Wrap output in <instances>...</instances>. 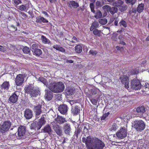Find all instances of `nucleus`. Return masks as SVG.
I'll return each mask as SVG.
<instances>
[{
  "instance_id": "1",
  "label": "nucleus",
  "mask_w": 149,
  "mask_h": 149,
  "mask_svg": "<svg viewBox=\"0 0 149 149\" xmlns=\"http://www.w3.org/2000/svg\"><path fill=\"white\" fill-rule=\"evenodd\" d=\"M82 141L85 143L88 149H103L105 146L104 142L99 139L90 136L86 138H82Z\"/></svg>"
},
{
  "instance_id": "2",
  "label": "nucleus",
  "mask_w": 149,
  "mask_h": 149,
  "mask_svg": "<svg viewBox=\"0 0 149 149\" xmlns=\"http://www.w3.org/2000/svg\"><path fill=\"white\" fill-rule=\"evenodd\" d=\"M49 89L55 93L62 92L64 89L65 86L62 82H51L48 86Z\"/></svg>"
},
{
  "instance_id": "3",
  "label": "nucleus",
  "mask_w": 149,
  "mask_h": 149,
  "mask_svg": "<svg viewBox=\"0 0 149 149\" xmlns=\"http://www.w3.org/2000/svg\"><path fill=\"white\" fill-rule=\"evenodd\" d=\"M24 90L25 93H29L31 97H36L39 94L38 89L31 85H26Z\"/></svg>"
},
{
  "instance_id": "4",
  "label": "nucleus",
  "mask_w": 149,
  "mask_h": 149,
  "mask_svg": "<svg viewBox=\"0 0 149 149\" xmlns=\"http://www.w3.org/2000/svg\"><path fill=\"white\" fill-rule=\"evenodd\" d=\"M132 127L137 131L140 132L146 127L145 123L141 120H136L133 122Z\"/></svg>"
},
{
  "instance_id": "5",
  "label": "nucleus",
  "mask_w": 149,
  "mask_h": 149,
  "mask_svg": "<svg viewBox=\"0 0 149 149\" xmlns=\"http://www.w3.org/2000/svg\"><path fill=\"white\" fill-rule=\"evenodd\" d=\"M26 128L25 126H21L18 127L17 131V136H16L15 134L11 135V136L14 137V138L16 137L17 139H22L25 135L26 132Z\"/></svg>"
},
{
  "instance_id": "6",
  "label": "nucleus",
  "mask_w": 149,
  "mask_h": 149,
  "mask_svg": "<svg viewBox=\"0 0 149 149\" xmlns=\"http://www.w3.org/2000/svg\"><path fill=\"white\" fill-rule=\"evenodd\" d=\"M127 129L126 127H121L116 132V135L117 137L120 139L125 138L127 135Z\"/></svg>"
},
{
  "instance_id": "7",
  "label": "nucleus",
  "mask_w": 149,
  "mask_h": 149,
  "mask_svg": "<svg viewBox=\"0 0 149 149\" xmlns=\"http://www.w3.org/2000/svg\"><path fill=\"white\" fill-rule=\"evenodd\" d=\"M11 125V122L7 120L3 122L0 127V131L2 134H5L7 132Z\"/></svg>"
},
{
  "instance_id": "8",
  "label": "nucleus",
  "mask_w": 149,
  "mask_h": 149,
  "mask_svg": "<svg viewBox=\"0 0 149 149\" xmlns=\"http://www.w3.org/2000/svg\"><path fill=\"white\" fill-rule=\"evenodd\" d=\"M141 85L139 80L135 79L132 81L130 86L132 89L138 90L141 88Z\"/></svg>"
},
{
  "instance_id": "9",
  "label": "nucleus",
  "mask_w": 149,
  "mask_h": 149,
  "mask_svg": "<svg viewBox=\"0 0 149 149\" xmlns=\"http://www.w3.org/2000/svg\"><path fill=\"white\" fill-rule=\"evenodd\" d=\"M8 47H10V48L8 47V48L6 49L7 47L5 46H2L0 45V51L2 52H5L7 51L8 49L9 50L10 49L11 51L10 52L11 53H13L15 52L16 51H17L18 50L16 49V47L13 46L12 45H11L10 44H9L8 45H7Z\"/></svg>"
},
{
  "instance_id": "10",
  "label": "nucleus",
  "mask_w": 149,
  "mask_h": 149,
  "mask_svg": "<svg viewBox=\"0 0 149 149\" xmlns=\"http://www.w3.org/2000/svg\"><path fill=\"white\" fill-rule=\"evenodd\" d=\"M25 77V75L23 74H19L17 75L15 79V82L17 86H20L22 85Z\"/></svg>"
},
{
  "instance_id": "11",
  "label": "nucleus",
  "mask_w": 149,
  "mask_h": 149,
  "mask_svg": "<svg viewBox=\"0 0 149 149\" xmlns=\"http://www.w3.org/2000/svg\"><path fill=\"white\" fill-rule=\"evenodd\" d=\"M120 80L121 83L124 85L125 87L128 88L129 87V78L126 75L122 76L120 78Z\"/></svg>"
},
{
  "instance_id": "12",
  "label": "nucleus",
  "mask_w": 149,
  "mask_h": 149,
  "mask_svg": "<svg viewBox=\"0 0 149 149\" xmlns=\"http://www.w3.org/2000/svg\"><path fill=\"white\" fill-rule=\"evenodd\" d=\"M42 105L39 104L34 106L33 110L36 114V117L37 118H39V115L42 112Z\"/></svg>"
},
{
  "instance_id": "13",
  "label": "nucleus",
  "mask_w": 149,
  "mask_h": 149,
  "mask_svg": "<svg viewBox=\"0 0 149 149\" xmlns=\"http://www.w3.org/2000/svg\"><path fill=\"white\" fill-rule=\"evenodd\" d=\"M68 107L64 104L60 105L58 107V111L62 114L66 115L67 113Z\"/></svg>"
},
{
  "instance_id": "14",
  "label": "nucleus",
  "mask_w": 149,
  "mask_h": 149,
  "mask_svg": "<svg viewBox=\"0 0 149 149\" xmlns=\"http://www.w3.org/2000/svg\"><path fill=\"white\" fill-rule=\"evenodd\" d=\"M136 111L138 113L139 116L142 118L143 117V114L145 112V108L143 106L138 107L136 109Z\"/></svg>"
},
{
  "instance_id": "15",
  "label": "nucleus",
  "mask_w": 149,
  "mask_h": 149,
  "mask_svg": "<svg viewBox=\"0 0 149 149\" xmlns=\"http://www.w3.org/2000/svg\"><path fill=\"white\" fill-rule=\"evenodd\" d=\"M10 86L8 81H5L1 85V91L2 93L8 90Z\"/></svg>"
},
{
  "instance_id": "16",
  "label": "nucleus",
  "mask_w": 149,
  "mask_h": 149,
  "mask_svg": "<svg viewBox=\"0 0 149 149\" xmlns=\"http://www.w3.org/2000/svg\"><path fill=\"white\" fill-rule=\"evenodd\" d=\"M35 123L36 126L37 130H38L40 129L43 125L45 124V121L44 118H42L39 119L38 121H36Z\"/></svg>"
},
{
  "instance_id": "17",
  "label": "nucleus",
  "mask_w": 149,
  "mask_h": 149,
  "mask_svg": "<svg viewBox=\"0 0 149 149\" xmlns=\"http://www.w3.org/2000/svg\"><path fill=\"white\" fill-rule=\"evenodd\" d=\"M103 8L104 9H106L107 11L109 10V12L112 14H113L117 12L118 9L116 7H113L110 8L109 6L105 5L104 6Z\"/></svg>"
},
{
  "instance_id": "18",
  "label": "nucleus",
  "mask_w": 149,
  "mask_h": 149,
  "mask_svg": "<svg viewBox=\"0 0 149 149\" xmlns=\"http://www.w3.org/2000/svg\"><path fill=\"white\" fill-rule=\"evenodd\" d=\"M63 130L65 133L67 135H70L71 132L70 125L69 124L66 123L63 126Z\"/></svg>"
},
{
  "instance_id": "19",
  "label": "nucleus",
  "mask_w": 149,
  "mask_h": 149,
  "mask_svg": "<svg viewBox=\"0 0 149 149\" xmlns=\"http://www.w3.org/2000/svg\"><path fill=\"white\" fill-rule=\"evenodd\" d=\"M18 99V96L14 93L8 99L9 102L10 103H15L17 101Z\"/></svg>"
},
{
  "instance_id": "20",
  "label": "nucleus",
  "mask_w": 149,
  "mask_h": 149,
  "mask_svg": "<svg viewBox=\"0 0 149 149\" xmlns=\"http://www.w3.org/2000/svg\"><path fill=\"white\" fill-rule=\"evenodd\" d=\"M24 116L27 119L31 118L33 116L32 112L29 109H26L24 111Z\"/></svg>"
},
{
  "instance_id": "21",
  "label": "nucleus",
  "mask_w": 149,
  "mask_h": 149,
  "mask_svg": "<svg viewBox=\"0 0 149 149\" xmlns=\"http://www.w3.org/2000/svg\"><path fill=\"white\" fill-rule=\"evenodd\" d=\"M55 121L60 124H63L67 121L65 118L59 116H58L55 119Z\"/></svg>"
},
{
  "instance_id": "22",
  "label": "nucleus",
  "mask_w": 149,
  "mask_h": 149,
  "mask_svg": "<svg viewBox=\"0 0 149 149\" xmlns=\"http://www.w3.org/2000/svg\"><path fill=\"white\" fill-rule=\"evenodd\" d=\"M36 22L40 23H47L48 22V20L41 16H39L37 18Z\"/></svg>"
},
{
  "instance_id": "23",
  "label": "nucleus",
  "mask_w": 149,
  "mask_h": 149,
  "mask_svg": "<svg viewBox=\"0 0 149 149\" xmlns=\"http://www.w3.org/2000/svg\"><path fill=\"white\" fill-rule=\"evenodd\" d=\"M143 92H146L149 90V84L146 82H143L141 85Z\"/></svg>"
},
{
  "instance_id": "24",
  "label": "nucleus",
  "mask_w": 149,
  "mask_h": 149,
  "mask_svg": "<svg viewBox=\"0 0 149 149\" xmlns=\"http://www.w3.org/2000/svg\"><path fill=\"white\" fill-rule=\"evenodd\" d=\"M71 111L73 115H77L80 111L79 107L76 106L72 108Z\"/></svg>"
},
{
  "instance_id": "25",
  "label": "nucleus",
  "mask_w": 149,
  "mask_h": 149,
  "mask_svg": "<svg viewBox=\"0 0 149 149\" xmlns=\"http://www.w3.org/2000/svg\"><path fill=\"white\" fill-rule=\"evenodd\" d=\"M29 4H26L25 5H21L19 6L17 8L18 9L21 11H24L26 9H28L29 7Z\"/></svg>"
},
{
  "instance_id": "26",
  "label": "nucleus",
  "mask_w": 149,
  "mask_h": 149,
  "mask_svg": "<svg viewBox=\"0 0 149 149\" xmlns=\"http://www.w3.org/2000/svg\"><path fill=\"white\" fill-rule=\"evenodd\" d=\"M99 25V23L98 22L95 21L92 24L90 29V31H92L95 28L98 27Z\"/></svg>"
},
{
  "instance_id": "27",
  "label": "nucleus",
  "mask_w": 149,
  "mask_h": 149,
  "mask_svg": "<svg viewBox=\"0 0 149 149\" xmlns=\"http://www.w3.org/2000/svg\"><path fill=\"white\" fill-rule=\"evenodd\" d=\"M41 39L42 42L45 44H49L51 43L50 40L47 38L45 36L42 35L41 36Z\"/></svg>"
},
{
  "instance_id": "28",
  "label": "nucleus",
  "mask_w": 149,
  "mask_h": 149,
  "mask_svg": "<svg viewBox=\"0 0 149 149\" xmlns=\"http://www.w3.org/2000/svg\"><path fill=\"white\" fill-rule=\"evenodd\" d=\"M45 97L48 100H50L52 99V93L50 91L47 93L46 92Z\"/></svg>"
},
{
  "instance_id": "29",
  "label": "nucleus",
  "mask_w": 149,
  "mask_h": 149,
  "mask_svg": "<svg viewBox=\"0 0 149 149\" xmlns=\"http://www.w3.org/2000/svg\"><path fill=\"white\" fill-rule=\"evenodd\" d=\"M38 81L42 82L44 85H45L47 87L48 86V82L47 81L46 79L42 77H39L38 79Z\"/></svg>"
},
{
  "instance_id": "30",
  "label": "nucleus",
  "mask_w": 149,
  "mask_h": 149,
  "mask_svg": "<svg viewBox=\"0 0 149 149\" xmlns=\"http://www.w3.org/2000/svg\"><path fill=\"white\" fill-rule=\"evenodd\" d=\"M70 6H72V7L74 8H76L79 6L78 3L76 2L75 1H72L69 2Z\"/></svg>"
},
{
  "instance_id": "31",
  "label": "nucleus",
  "mask_w": 149,
  "mask_h": 149,
  "mask_svg": "<svg viewBox=\"0 0 149 149\" xmlns=\"http://www.w3.org/2000/svg\"><path fill=\"white\" fill-rule=\"evenodd\" d=\"M144 9V4L143 3L139 4L137 7V11L139 13H140L143 11Z\"/></svg>"
},
{
  "instance_id": "32",
  "label": "nucleus",
  "mask_w": 149,
  "mask_h": 149,
  "mask_svg": "<svg viewBox=\"0 0 149 149\" xmlns=\"http://www.w3.org/2000/svg\"><path fill=\"white\" fill-rule=\"evenodd\" d=\"M82 47L80 45H78L75 47V50L76 52L80 53L82 51Z\"/></svg>"
},
{
  "instance_id": "33",
  "label": "nucleus",
  "mask_w": 149,
  "mask_h": 149,
  "mask_svg": "<svg viewBox=\"0 0 149 149\" xmlns=\"http://www.w3.org/2000/svg\"><path fill=\"white\" fill-rule=\"evenodd\" d=\"M33 52L34 55L36 56H40L42 53L41 50L39 49H35L34 50H32Z\"/></svg>"
},
{
  "instance_id": "34",
  "label": "nucleus",
  "mask_w": 149,
  "mask_h": 149,
  "mask_svg": "<svg viewBox=\"0 0 149 149\" xmlns=\"http://www.w3.org/2000/svg\"><path fill=\"white\" fill-rule=\"evenodd\" d=\"M118 127V126L116 124H113L110 126V130L111 131H115Z\"/></svg>"
},
{
  "instance_id": "35",
  "label": "nucleus",
  "mask_w": 149,
  "mask_h": 149,
  "mask_svg": "<svg viewBox=\"0 0 149 149\" xmlns=\"http://www.w3.org/2000/svg\"><path fill=\"white\" fill-rule=\"evenodd\" d=\"M54 128L55 132L59 136L61 135L62 133V131L60 129L59 126H57L56 128L54 127Z\"/></svg>"
},
{
  "instance_id": "36",
  "label": "nucleus",
  "mask_w": 149,
  "mask_h": 149,
  "mask_svg": "<svg viewBox=\"0 0 149 149\" xmlns=\"http://www.w3.org/2000/svg\"><path fill=\"white\" fill-rule=\"evenodd\" d=\"M100 91L99 89L97 88H93L92 89L91 93L93 95H95L96 94H98L100 93Z\"/></svg>"
},
{
  "instance_id": "37",
  "label": "nucleus",
  "mask_w": 149,
  "mask_h": 149,
  "mask_svg": "<svg viewBox=\"0 0 149 149\" xmlns=\"http://www.w3.org/2000/svg\"><path fill=\"white\" fill-rule=\"evenodd\" d=\"M44 132H47L50 133L51 132V129L49 125L46 126L43 129Z\"/></svg>"
},
{
  "instance_id": "38",
  "label": "nucleus",
  "mask_w": 149,
  "mask_h": 149,
  "mask_svg": "<svg viewBox=\"0 0 149 149\" xmlns=\"http://www.w3.org/2000/svg\"><path fill=\"white\" fill-rule=\"evenodd\" d=\"M123 2L121 1H117L115 2H113V5L114 6H120L122 5Z\"/></svg>"
},
{
  "instance_id": "39",
  "label": "nucleus",
  "mask_w": 149,
  "mask_h": 149,
  "mask_svg": "<svg viewBox=\"0 0 149 149\" xmlns=\"http://www.w3.org/2000/svg\"><path fill=\"white\" fill-rule=\"evenodd\" d=\"M99 22L102 25H104L107 24V21L106 18L101 19H99Z\"/></svg>"
},
{
  "instance_id": "40",
  "label": "nucleus",
  "mask_w": 149,
  "mask_h": 149,
  "mask_svg": "<svg viewBox=\"0 0 149 149\" xmlns=\"http://www.w3.org/2000/svg\"><path fill=\"white\" fill-rule=\"evenodd\" d=\"M119 24L120 26H123L125 28L127 26V23L126 22L123 20H121Z\"/></svg>"
},
{
  "instance_id": "41",
  "label": "nucleus",
  "mask_w": 149,
  "mask_h": 149,
  "mask_svg": "<svg viewBox=\"0 0 149 149\" xmlns=\"http://www.w3.org/2000/svg\"><path fill=\"white\" fill-rule=\"evenodd\" d=\"M102 16V14L101 12L99 10H97L95 17L96 19H98L101 18Z\"/></svg>"
},
{
  "instance_id": "42",
  "label": "nucleus",
  "mask_w": 149,
  "mask_h": 149,
  "mask_svg": "<svg viewBox=\"0 0 149 149\" xmlns=\"http://www.w3.org/2000/svg\"><path fill=\"white\" fill-rule=\"evenodd\" d=\"M93 31V34L94 35L97 36H100L101 33V32L100 31H99L97 29H95Z\"/></svg>"
},
{
  "instance_id": "43",
  "label": "nucleus",
  "mask_w": 149,
  "mask_h": 149,
  "mask_svg": "<svg viewBox=\"0 0 149 149\" xmlns=\"http://www.w3.org/2000/svg\"><path fill=\"white\" fill-rule=\"evenodd\" d=\"M30 128L31 130H37L35 122H33L31 124Z\"/></svg>"
},
{
  "instance_id": "44",
  "label": "nucleus",
  "mask_w": 149,
  "mask_h": 149,
  "mask_svg": "<svg viewBox=\"0 0 149 149\" xmlns=\"http://www.w3.org/2000/svg\"><path fill=\"white\" fill-rule=\"evenodd\" d=\"M23 52L26 54H29L30 52V49L27 47H24L23 49Z\"/></svg>"
},
{
  "instance_id": "45",
  "label": "nucleus",
  "mask_w": 149,
  "mask_h": 149,
  "mask_svg": "<svg viewBox=\"0 0 149 149\" xmlns=\"http://www.w3.org/2000/svg\"><path fill=\"white\" fill-rule=\"evenodd\" d=\"M127 6L124 5L120 6L119 8V9L121 12H123L126 10L127 9Z\"/></svg>"
},
{
  "instance_id": "46",
  "label": "nucleus",
  "mask_w": 149,
  "mask_h": 149,
  "mask_svg": "<svg viewBox=\"0 0 149 149\" xmlns=\"http://www.w3.org/2000/svg\"><path fill=\"white\" fill-rule=\"evenodd\" d=\"M90 100L92 104L94 105H96L97 104V100L94 98L90 99Z\"/></svg>"
},
{
  "instance_id": "47",
  "label": "nucleus",
  "mask_w": 149,
  "mask_h": 149,
  "mask_svg": "<svg viewBox=\"0 0 149 149\" xmlns=\"http://www.w3.org/2000/svg\"><path fill=\"white\" fill-rule=\"evenodd\" d=\"M73 91H74L73 89L70 88H68L66 92V93L67 95H72L73 93Z\"/></svg>"
},
{
  "instance_id": "48",
  "label": "nucleus",
  "mask_w": 149,
  "mask_h": 149,
  "mask_svg": "<svg viewBox=\"0 0 149 149\" xmlns=\"http://www.w3.org/2000/svg\"><path fill=\"white\" fill-rule=\"evenodd\" d=\"M135 0H125V2L127 3H130L132 5H133L135 3Z\"/></svg>"
},
{
  "instance_id": "49",
  "label": "nucleus",
  "mask_w": 149,
  "mask_h": 149,
  "mask_svg": "<svg viewBox=\"0 0 149 149\" xmlns=\"http://www.w3.org/2000/svg\"><path fill=\"white\" fill-rule=\"evenodd\" d=\"M109 112H107V113H106L103 114L102 116V117L101 118V119L102 120H104L105 119L107 118V117L109 115Z\"/></svg>"
},
{
  "instance_id": "50",
  "label": "nucleus",
  "mask_w": 149,
  "mask_h": 149,
  "mask_svg": "<svg viewBox=\"0 0 149 149\" xmlns=\"http://www.w3.org/2000/svg\"><path fill=\"white\" fill-rule=\"evenodd\" d=\"M139 72L138 70L137 69H135L132 70L131 72V74H137Z\"/></svg>"
},
{
  "instance_id": "51",
  "label": "nucleus",
  "mask_w": 149,
  "mask_h": 149,
  "mask_svg": "<svg viewBox=\"0 0 149 149\" xmlns=\"http://www.w3.org/2000/svg\"><path fill=\"white\" fill-rule=\"evenodd\" d=\"M17 11H18L19 14L21 15V16L23 17V18H26L27 17V15L24 13L20 11L17 10Z\"/></svg>"
},
{
  "instance_id": "52",
  "label": "nucleus",
  "mask_w": 149,
  "mask_h": 149,
  "mask_svg": "<svg viewBox=\"0 0 149 149\" xmlns=\"http://www.w3.org/2000/svg\"><path fill=\"white\" fill-rule=\"evenodd\" d=\"M90 8L91 9V10L92 12L93 13H94L95 12V10H94V5L93 3H91L90 4Z\"/></svg>"
},
{
  "instance_id": "53",
  "label": "nucleus",
  "mask_w": 149,
  "mask_h": 149,
  "mask_svg": "<svg viewBox=\"0 0 149 149\" xmlns=\"http://www.w3.org/2000/svg\"><path fill=\"white\" fill-rule=\"evenodd\" d=\"M14 3L16 5H18L22 3L21 0H13Z\"/></svg>"
},
{
  "instance_id": "54",
  "label": "nucleus",
  "mask_w": 149,
  "mask_h": 149,
  "mask_svg": "<svg viewBox=\"0 0 149 149\" xmlns=\"http://www.w3.org/2000/svg\"><path fill=\"white\" fill-rule=\"evenodd\" d=\"M97 52L96 51H94L92 50H91L90 51L89 53L92 55H95L97 53Z\"/></svg>"
},
{
  "instance_id": "55",
  "label": "nucleus",
  "mask_w": 149,
  "mask_h": 149,
  "mask_svg": "<svg viewBox=\"0 0 149 149\" xmlns=\"http://www.w3.org/2000/svg\"><path fill=\"white\" fill-rule=\"evenodd\" d=\"M60 47V45H54L53 46V47L54 48L56 49V50H58Z\"/></svg>"
},
{
  "instance_id": "56",
  "label": "nucleus",
  "mask_w": 149,
  "mask_h": 149,
  "mask_svg": "<svg viewBox=\"0 0 149 149\" xmlns=\"http://www.w3.org/2000/svg\"><path fill=\"white\" fill-rule=\"evenodd\" d=\"M37 45L36 44H33L31 46L33 50H34L35 49H37Z\"/></svg>"
},
{
  "instance_id": "57",
  "label": "nucleus",
  "mask_w": 149,
  "mask_h": 149,
  "mask_svg": "<svg viewBox=\"0 0 149 149\" xmlns=\"http://www.w3.org/2000/svg\"><path fill=\"white\" fill-rule=\"evenodd\" d=\"M58 51H59L62 52H65V49L62 47L60 46Z\"/></svg>"
},
{
  "instance_id": "58",
  "label": "nucleus",
  "mask_w": 149,
  "mask_h": 149,
  "mask_svg": "<svg viewBox=\"0 0 149 149\" xmlns=\"http://www.w3.org/2000/svg\"><path fill=\"white\" fill-rule=\"evenodd\" d=\"M84 131H87L88 130V128L89 129L88 125H86L84 126Z\"/></svg>"
},
{
  "instance_id": "59",
  "label": "nucleus",
  "mask_w": 149,
  "mask_h": 149,
  "mask_svg": "<svg viewBox=\"0 0 149 149\" xmlns=\"http://www.w3.org/2000/svg\"><path fill=\"white\" fill-rule=\"evenodd\" d=\"M119 21V19L118 18H116L114 22V24L116 26H117L118 25V22Z\"/></svg>"
},
{
  "instance_id": "60",
  "label": "nucleus",
  "mask_w": 149,
  "mask_h": 149,
  "mask_svg": "<svg viewBox=\"0 0 149 149\" xmlns=\"http://www.w3.org/2000/svg\"><path fill=\"white\" fill-rule=\"evenodd\" d=\"M96 5L97 6H101V2L99 1H97L96 3Z\"/></svg>"
},
{
  "instance_id": "61",
  "label": "nucleus",
  "mask_w": 149,
  "mask_h": 149,
  "mask_svg": "<svg viewBox=\"0 0 149 149\" xmlns=\"http://www.w3.org/2000/svg\"><path fill=\"white\" fill-rule=\"evenodd\" d=\"M43 14H44L47 17H49V15L45 11H42V12Z\"/></svg>"
},
{
  "instance_id": "62",
  "label": "nucleus",
  "mask_w": 149,
  "mask_h": 149,
  "mask_svg": "<svg viewBox=\"0 0 149 149\" xmlns=\"http://www.w3.org/2000/svg\"><path fill=\"white\" fill-rule=\"evenodd\" d=\"M83 49H84V50L85 51H86V52H87V51L88 50L87 47L86 46H84V47Z\"/></svg>"
},
{
  "instance_id": "63",
  "label": "nucleus",
  "mask_w": 149,
  "mask_h": 149,
  "mask_svg": "<svg viewBox=\"0 0 149 149\" xmlns=\"http://www.w3.org/2000/svg\"><path fill=\"white\" fill-rule=\"evenodd\" d=\"M57 0H49L51 3H55Z\"/></svg>"
},
{
  "instance_id": "64",
  "label": "nucleus",
  "mask_w": 149,
  "mask_h": 149,
  "mask_svg": "<svg viewBox=\"0 0 149 149\" xmlns=\"http://www.w3.org/2000/svg\"><path fill=\"white\" fill-rule=\"evenodd\" d=\"M122 47H120L119 46H117L116 47V49L118 50H120V49H121V48H122Z\"/></svg>"
}]
</instances>
